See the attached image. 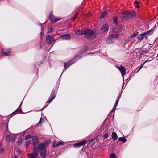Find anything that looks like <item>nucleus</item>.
<instances>
[{
  "instance_id": "nucleus-47",
  "label": "nucleus",
  "mask_w": 158,
  "mask_h": 158,
  "mask_svg": "<svg viewBox=\"0 0 158 158\" xmlns=\"http://www.w3.org/2000/svg\"><path fill=\"white\" fill-rule=\"evenodd\" d=\"M25 133H24L22 135H21L20 136V138H21V137H23Z\"/></svg>"
},
{
  "instance_id": "nucleus-55",
  "label": "nucleus",
  "mask_w": 158,
  "mask_h": 158,
  "mask_svg": "<svg viewBox=\"0 0 158 158\" xmlns=\"http://www.w3.org/2000/svg\"><path fill=\"white\" fill-rule=\"evenodd\" d=\"M42 48V47H41V46H40V48Z\"/></svg>"
},
{
  "instance_id": "nucleus-38",
  "label": "nucleus",
  "mask_w": 158,
  "mask_h": 158,
  "mask_svg": "<svg viewBox=\"0 0 158 158\" xmlns=\"http://www.w3.org/2000/svg\"><path fill=\"white\" fill-rule=\"evenodd\" d=\"M54 29L51 27H50V33L54 31Z\"/></svg>"
},
{
  "instance_id": "nucleus-22",
  "label": "nucleus",
  "mask_w": 158,
  "mask_h": 158,
  "mask_svg": "<svg viewBox=\"0 0 158 158\" xmlns=\"http://www.w3.org/2000/svg\"><path fill=\"white\" fill-rule=\"evenodd\" d=\"M153 31L152 30H148V31H147V32H146V33H147L148 35V36L149 35H150L152 34L153 33Z\"/></svg>"
},
{
  "instance_id": "nucleus-33",
  "label": "nucleus",
  "mask_w": 158,
  "mask_h": 158,
  "mask_svg": "<svg viewBox=\"0 0 158 158\" xmlns=\"http://www.w3.org/2000/svg\"><path fill=\"white\" fill-rule=\"evenodd\" d=\"M146 62V61L144 62L143 63H142L141 64L140 68L138 70V72L143 66L144 65V64Z\"/></svg>"
},
{
  "instance_id": "nucleus-45",
  "label": "nucleus",
  "mask_w": 158,
  "mask_h": 158,
  "mask_svg": "<svg viewBox=\"0 0 158 158\" xmlns=\"http://www.w3.org/2000/svg\"><path fill=\"white\" fill-rule=\"evenodd\" d=\"M78 14V13H75L74 14V17H75V18H76V16H77V15Z\"/></svg>"
},
{
  "instance_id": "nucleus-39",
  "label": "nucleus",
  "mask_w": 158,
  "mask_h": 158,
  "mask_svg": "<svg viewBox=\"0 0 158 158\" xmlns=\"http://www.w3.org/2000/svg\"><path fill=\"white\" fill-rule=\"evenodd\" d=\"M139 3V2L137 1H135L134 2V5H138Z\"/></svg>"
},
{
  "instance_id": "nucleus-24",
  "label": "nucleus",
  "mask_w": 158,
  "mask_h": 158,
  "mask_svg": "<svg viewBox=\"0 0 158 158\" xmlns=\"http://www.w3.org/2000/svg\"><path fill=\"white\" fill-rule=\"evenodd\" d=\"M148 52V51H147L146 50H141L140 51V55L142 56V55L144 53H147Z\"/></svg>"
},
{
  "instance_id": "nucleus-50",
  "label": "nucleus",
  "mask_w": 158,
  "mask_h": 158,
  "mask_svg": "<svg viewBox=\"0 0 158 158\" xmlns=\"http://www.w3.org/2000/svg\"><path fill=\"white\" fill-rule=\"evenodd\" d=\"M47 103H49V100L48 99L46 102Z\"/></svg>"
},
{
  "instance_id": "nucleus-5",
  "label": "nucleus",
  "mask_w": 158,
  "mask_h": 158,
  "mask_svg": "<svg viewBox=\"0 0 158 158\" xmlns=\"http://www.w3.org/2000/svg\"><path fill=\"white\" fill-rule=\"evenodd\" d=\"M61 19L59 17L55 16L53 15L52 13H50V21L51 23H53Z\"/></svg>"
},
{
  "instance_id": "nucleus-49",
  "label": "nucleus",
  "mask_w": 158,
  "mask_h": 158,
  "mask_svg": "<svg viewBox=\"0 0 158 158\" xmlns=\"http://www.w3.org/2000/svg\"><path fill=\"white\" fill-rule=\"evenodd\" d=\"M43 35V34L42 32H41V33H40V35H41V37H42V35Z\"/></svg>"
},
{
  "instance_id": "nucleus-46",
  "label": "nucleus",
  "mask_w": 158,
  "mask_h": 158,
  "mask_svg": "<svg viewBox=\"0 0 158 158\" xmlns=\"http://www.w3.org/2000/svg\"><path fill=\"white\" fill-rule=\"evenodd\" d=\"M78 14V13H75L74 14V17H75V18H76V16H77V15Z\"/></svg>"
},
{
  "instance_id": "nucleus-40",
  "label": "nucleus",
  "mask_w": 158,
  "mask_h": 158,
  "mask_svg": "<svg viewBox=\"0 0 158 158\" xmlns=\"http://www.w3.org/2000/svg\"><path fill=\"white\" fill-rule=\"evenodd\" d=\"M135 6V7L139 8L140 7V6L138 5H134Z\"/></svg>"
},
{
  "instance_id": "nucleus-17",
  "label": "nucleus",
  "mask_w": 158,
  "mask_h": 158,
  "mask_svg": "<svg viewBox=\"0 0 158 158\" xmlns=\"http://www.w3.org/2000/svg\"><path fill=\"white\" fill-rule=\"evenodd\" d=\"M75 33L78 35H83V30L81 31L80 30H77L75 31Z\"/></svg>"
},
{
  "instance_id": "nucleus-18",
  "label": "nucleus",
  "mask_w": 158,
  "mask_h": 158,
  "mask_svg": "<svg viewBox=\"0 0 158 158\" xmlns=\"http://www.w3.org/2000/svg\"><path fill=\"white\" fill-rule=\"evenodd\" d=\"M119 37V35L118 34H112L111 36L110 37L113 38L118 39Z\"/></svg>"
},
{
  "instance_id": "nucleus-43",
  "label": "nucleus",
  "mask_w": 158,
  "mask_h": 158,
  "mask_svg": "<svg viewBox=\"0 0 158 158\" xmlns=\"http://www.w3.org/2000/svg\"><path fill=\"white\" fill-rule=\"evenodd\" d=\"M57 143H55V142H53V144H52V146H53V147H54V146H53V145H56V144H57Z\"/></svg>"
},
{
  "instance_id": "nucleus-7",
  "label": "nucleus",
  "mask_w": 158,
  "mask_h": 158,
  "mask_svg": "<svg viewBox=\"0 0 158 158\" xmlns=\"http://www.w3.org/2000/svg\"><path fill=\"white\" fill-rule=\"evenodd\" d=\"M128 14H129V11L128 10H126L122 12L121 14V16L122 19L123 20H129Z\"/></svg>"
},
{
  "instance_id": "nucleus-12",
  "label": "nucleus",
  "mask_w": 158,
  "mask_h": 158,
  "mask_svg": "<svg viewBox=\"0 0 158 158\" xmlns=\"http://www.w3.org/2000/svg\"><path fill=\"white\" fill-rule=\"evenodd\" d=\"M32 141L34 143V147H36V145L38 143V139L36 136H34L32 138Z\"/></svg>"
},
{
  "instance_id": "nucleus-14",
  "label": "nucleus",
  "mask_w": 158,
  "mask_h": 158,
  "mask_svg": "<svg viewBox=\"0 0 158 158\" xmlns=\"http://www.w3.org/2000/svg\"><path fill=\"white\" fill-rule=\"evenodd\" d=\"M56 93L54 90L52 91L51 94V96L52 97L50 98V102L55 98Z\"/></svg>"
},
{
  "instance_id": "nucleus-26",
  "label": "nucleus",
  "mask_w": 158,
  "mask_h": 158,
  "mask_svg": "<svg viewBox=\"0 0 158 158\" xmlns=\"http://www.w3.org/2000/svg\"><path fill=\"white\" fill-rule=\"evenodd\" d=\"M46 41L48 43V44H49V35H48L46 36Z\"/></svg>"
},
{
  "instance_id": "nucleus-21",
  "label": "nucleus",
  "mask_w": 158,
  "mask_h": 158,
  "mask_svg": "<svg viewBox=\"0 0 158 158\" xmlns=\"http://www.w3.org/2000/svg\"><path fill=\"white\" fill-rule=\"evenodd\" d=\"M118 140L123 143H125L127 141L125 137H119L118 138Z\"/></svg>"
},
{
  "instance_id": "nucleus-3",
  "label": "nucleus",
  "mask_w": 158,
  "mask_h": 158,
  "mask_svg": "<svg viewBox=\"0 0 158 158\" xmlns=\"http://www.w3.org/2000/svg\"><path fill=\"white\" fill-rule=\"evenodd\" d=\"M94 34L93 31L89 29L83 30V35H84L85 37H91Z\"/></svg>"
},
{
  "instance_id": "nucleus-10",
  "label": "nucleus",
  "mask_w": 158,
  "mask_h": 158,
  "mask_svg": "<svg viewBox=\"0 0 158 158\" xmlns=\"http://www.w3.org/2000/svg\"><path fill=\"white\" fill-rule=\"evenodd\" d=\"M129 20L136 16L135 12L134 11H129Z\"/></svg>"
},
{
  "instance_id": "nucleus-15",
  "label": "nucleus",
  "mask_w": 158,
  "mask_h": 158,
  "mask_svg": "<svg viewBox=\"0 0 158 158\" xmlns=\"http://www.w3.org/2000/svg\"><path fill=\"white\" fill-rule=\"evenodd\" d=\"M121 95H119V96L118 97V98L117 100H116V102H115L114 106V109H113L111 111H112V112H114L115 108H116V107H117V106L118 105V102H119V99L120 98H121Z\"/></svg>"
},
{
  "instance_id": "nucleus-32",
  "label": "nucleus",
  "mask_w": 158,
  "mask_h": 158,
  "mask_svg": "<svg viewBox=\"0 0 158 158\" xmlns=\"http://www.w3.org/2000/svg\"><path fill=\"white\" fill-rule=\"evenodd\" d=\"M138 34V32L134 33L133 34V35H131V36L132 38L134 37H135Z\"/></svg>"
},
{
  "instance_id": "nucleus-51",
  "label": "nucleus",
  "mask_w": 158,
  "mask_h": 158,
  "mask_svg": "<svg viewBox=\"0 0 158 158\" xmlns=\"http://www.w3.org/2000/svg\"><path fill=\"white\" fill-rule=\"evenodd\" d=\"M12 158H16V156H13Z\"/></svg>"
},
{
  "instance_id": "nucleus-34",
  "label": "nucleus",
  "mask_w": 158,
  "mask_h": 158,
  "mask_svg": "<svg viewBox=\"0 0 158 158\" xmlns=\"http://www.w3.org/2000/svg\"><path fill=\"white\" fill-rule=\"evenodd\" d=\"M142 34V35L144 38L145 37L146 38L148 36L146 32L143 33Z\"/></svg>"
},
{
  "instance_id": "nucleus-52",
  "label": "nucleus",
  "mask_w": 158,
  "mask_h": 158,
  "mask_svg": "<svg viewBox=\"0 0 158 158\" xmlns=\"http://www.w3.org/2000/svg\"><path fill=\"white\" fill-rule=\"evenodd\" d=\"M75 18V17H74V18H73V20L74 21Z\"/></svg>"
},
{
  "instance_id": "nucleus-36",
  "label": "nucleus",
  "mask_w": 158,
  "mask_h": 158,
  "mask_svg": "<svg viewBox=\"0 0 158 158\" xmlns=\"http://www.w3.org/2000/svg\"><path fill=\"white\" fill-rule=\"evenodd\" d=\"M42 124V121L41 120V119H40L39 122L37 123V126H40Z\"/></svg>"
},
{
  "instance_id": "nucleus-44",
  "label": "nucleus",
  "mask_w": 158,
  "mask_h": 158,
  "mask_svg": "<svg viewBox=\"0 0 158 158\" xmlns=\"http://www.w3.org/2000/svg\"><path fill=\"white\" fill-rule=\"evenodd\" d=\"M48 106V105H46L42 109V110H39V111H42V110H43V109H44L47 106Z\"/></svg>"
},
{
  "instance_id": "nucleus-6",
  "label": "nucleus",
  "mask_w": 158,
  "mask_h": 158,
  "mask_svg": "<svg viewBox=\"0 0 158 158\" xmlns=\"http://www.w3.org/2000/svg\"><path fill=\"white\" fill-rule=\"evenodd\" d=\"M87 142L88 141H87L86 140H85L82 141H81L78 143L74 144V147L75 148H78L82 145H85L87 143Z\"/></svg>"
},
{
  "instance_id": "nucleus-19",
  "label": "nucleus",
  "mask_w": 158,
  "mask_h": 158,
  "mask_svg": "<svg viewBox=\"0 0 158 158\" xmlns=\"http://www.w3.org/2000/svg\"><path fill=\"white\" fill-rule=\"evenodd\" d=\"M64 145V143L63 142H60L56 144V145H54V147L55 148L56 147H58L60 145Z\"/></svg>"
},
{
  "instance_id": "nucleus-41",
  "label": "nucleus",
  "mask_w": 158,
  "mask_h": 158,
  "mask_svg": "<svg viewBox=\"0 0 158 158\" xmlns=\"http://www.w3.org/2000/svg\"><path fill=\"white\" fill-rule=\"evenodd\" d=\"M21 141L22 140L21 139H19L18 140V143H19V144H20L21 143H20V142H21Z\"/></svg>"
},
{
  "instance_id": "nucleus-25",
  "label": "nucleus",
  "mask_w": 158,
  "mask_h": 158,
  "mask_svg": "<svg viewBox=\"0 0 158 158\" xmlns=\"http://www.w3.org/2000/svg\"><path fill=\"white\" fill-rule=\"evenodd\" d=\"M143 38L144 37L142 34H140L138 37V39L140 41L142 40Z\"/></svg>"
},
{
  "instance_id": "nucleus-27",
  "label": "nucleus",
  "mask_w": 158,
  "mask_h": 158,
  "mask_svg": "<svg viewBox=\"0 0 158 158\" xmlns=\"http://www.w3.org/2000/svg\"><path fill=\"white\" fill-rule=\"evenodd\" d=\"M5 127H6V131H5V133H7L8 132V123H6V124H5V125H4Z\"/></svg>"
},
{
  "instance_id": "nucleus-37",
  "label": "nucleus",
  "mask_w": 158,
  "mask_h": 158,
  "mask_svg": "<svg viewBox=\"0 0 158 158\" xmlns=\"http://www.w3.org/2000/svg\"><path fill=\"white\" fill-rule=\"evenodd\" d=\"M119 28H118V30H119V31H121L123 29V27L122 26H119Z\"/></svg>"
},
{
  "instance_id": "nucleus-11",
  "label": "nucleus",
  "mask_w": 158,
  "mask_h": 158,
  "mask_svg": "<svg viewBox=\"0 0 158 158\" xmlns=\"http://www.w3.org/2000/svg\"><path fill=\"white\" fill-rule=\"evenodd\" d=\"M101 29L103 32H105L108 31V25L107 24H104L101 27Z\"/></svg>"
},
{
  "instance_id": "nucleus-16",
  "label": "nucleus",
  "mask_w": 158,
  "mask_h": 158,
  "mask_svg": "<svg viewBox=\"0 0 158 158\" xmlns=\"http://www.w3.org/2000/svg\"><path fill=\"white\" fill-rule=\"evenodd\" d=\"M112 139L114 140H115L118 139V135L117 134L114 132H113L112 135Z\"/></svg>"
},
{
  "instance_id": "nucleus-48",
  "label": "nucleus",
  "mask_w": 158,
  "mask_h": 158,
  "mask_svg": "<svg viewBox=\"0 0 158 158\" xmlns=\"http://www.w3.org/2000/svg\"><path fill=\"white\" fill-rule=\"evenodd\" d=\"M19 110L20 113H21L22 112V110L21 109L19 108Z\"/></svg>"
},
{
  "instance_id": "nucleus-1",
  "label": "nucleus",
  "mask_w": 158,
  "mask_h": 158,
  "mask_svg": "<svg viewBox=\"0 0 158 158\" xmlns=\"http://www.w3.org/2000/svg\"><path fill=\"white\" fill-rule=\"evenodd\" d=\"M34 153H31L28 154L31 158H35L38 154L39 152H40V154L41 157L44 158L45 157L46 154V150L45 145L44 143H41L39 144L38 147H33Z\"/></svg>"
},
{
  "instance_id": "nucleus-28",
  "label": "nucleus",
  "mask_w": 158,
  "mask_h": 158,
  "mask_svg": "<svg viewBox=\"0 0 158 158\" xmlns=\"http://www.w3.org/2000/svg\"><path fill=\"white\" fill-rule=\"evenodd\" d=\"M54 37L52 36H50V44L52 42L55 41V40H54Z\"/></svg>"
},
{
  "instance_id": "nucleus-53",
  "label": "nucleus",
  "mask_w": 158,
  "mask_h": 158,
  "mask_svg": "<svg viewBox=\"0 0 158 158\" xmlns=\"http://www.w3.org/2000/svg\"><path fill=\"white\" fill-rule=\"evenodd\" d=\"M41 29H42V28H43V26H42L41 25Z\"/></svg>"
},
{
  "instance_id": "nucleus-23",
  "label": "nucleus",
  "mask_w": 158,
  "mask_h": 158,
  "mask_svg": "<svg viewBox=\"0 0 158 158\" xmlns=\"http://www.w3.org/2000/svg\"><path fill=\"white\" fill-rule=\"evenodd\" d=\"M114 23L116 25H118V18L116 17H114L113 19Z\"/></svg>"
},
{
  "instance_id": "nucleus-30",
  "label": "nucleus",
  "mask_w": 158,
  "mask_h": 158,
  "mask_svg": "<svg viewBox=\"0 0 158 158\" xmlns=\"http://www.w3.org/2000/svg\"><path fill=\"white\" fill-rule=\"evenodd\" d=\"M116 156L114 153H112L110 155V158H115Z\"/></svg>"
},
{
  "instance_id": "nucleus-29",
  "label": "nucleus",
  "mask_w": 158,
  "mask_h": 158,
  "mask_svg": "<svg viewBox=\"0 0 158 158\" xmlns=\"http://www.w3.org/2000/svg\"><path fill=\"white\" fill-rule=\"evenodd\" d=\"M32 136L29 135H28L27 136H25V139L26 140L27 139H29L31 138Z\"/></svg>"
},
{
  "instance_id": "nucleus-13",
  "label": "nucleus",
  "mask_w": 158,
  "mask_h": 158,
  "mask_svg": "<svg viewBox=\"0 0 158 158\" xmlns=\"http://www.w3.org/2000/svg\"><path fill=\"white\" fill-rule=\"evenodd\" d=\"M10 50L9 49L5 50V51L4 50H2V51L0 52L3 53L5 56H8L10 54Z\"/></svg>"
},
{
  "instance_id": "nucleus-42",
  "label": "nucleus",
  "mask_w": 158,
  "mask_h": 158,
  "mask_svg": "<svg viewBox=\"0 0 158 158\" xmlns=\"http://www.w3.org/2000/svg\"><path fill=\"white\" fill-rule=\"evenodd\" d=\"M116 28V27L115 26V27H113V29H114V31H113V32H116V31H115V30H114V29H115V28Z\"/></svg>"
},
{
  "instance_id": "nucleus-35",
  "label": "nucleus",
  "mask_w": 158,
  "mask_h": 158,
  "mask_svg": "<svg viewBox=\"0 0 158 158\" xmlns=\"http://www.w3.org/2000/svg\"><path fill=\"white\" fill-rule=\"evenodd\" d=\"M31 142V140L27 141L26 142V145L27 146H28V145H29L30 144Z\"/></svg>"
},
{
  "instance_id": "nucleus-8",
  "label": "nucleus",
  "mask_w": 158,
  "mask_h": 158,
  "mask_svg": "<svg viewBox=\"0 0 158 158\" xmlns=\"http://www.w3.org/2000/svg\"><path fill=\"white\" fill-rule=\"evenodd\" d=\"M117 68L120 71L122 76H124L126 74L125 68L123 66L121 65L119 67H117Z\"/></svg>"
},
{
  "instance_id": "nucleus-9",
  "label": "nucleus",
  "mask_w": 158,
  "mask_h": 158,
  "mask_svg": "<svg viewBox=\"0 0 158 158\" xmlns=\"http://www.w3.org/2000/svg\"><path fill=\"white\" fill-rule=\"evenodd\" d=\"M61 38L64 40H68L70 39L71 35L69 34H65L62 35L61 36Z\"/></svg>"
},
{
  "instance_id": "nucleus-4",
  "label": "nucleus",
  "mask_w": 158,
  "mask_h": 158,
  "mask_svg": "<svg viewBox=\"0 0 158 158\" xmlns=\"http://www.w3.org/2000/svg\"><path fill=\"white\" fill-rule=\"evenodd\" d=\"M16 136L13 134L10 133L9 135H6V140L7 142H13L15 139Z\"/></svg>"
},
{
  "instance_id": "nucleus-2",
  "label": "nucleus",
  "mask_w": 158,
  "mask_h": 158,
  "mask_svg": "<svg viewBox=\"0 0 158 158\" xmlns=\"http://www.w3.org/2000/svg\"><path fill=\"white\" fill-rule=\"evenodd\" d=\"M79 57V59L81 58L79 55L77 54H75L73 58L70 60H69L67 63H64V68L66 69V68H69L71 65L75 63L77 60L76 59L77 57Z\"/></svg>"
},
{
  "instance_id": "nucleus-31",
  "label": "nucleus",
  "mask_w": 158,
  "mask_h": 158,
  "mask_svg": "<svg viewBox=\"0 0 158 158\" xmlns=\"http://www.w3.org/2000/svg\"><path fill=\"white\" fill-rule=\"evenodd\" d=\"M103 136L104 138L105 139L109 137L108 133H105Z\"/></svg>"
},
{
  "instance_id": "nucleus-54",
  "label": "nucleus",
  "mask_w": 158,
  "mask_h": 158,
  "mask_svg": "<svg viewBox=\"0 0 158 158\" xmlns=\"http://www.w3.org/2000/svg\"><path fill=\"white\" fill-rule=\"evenodd\" d=\"M3 149H1L0 150V151H1H1H3Z\"/></svg>"
},
{
  "instance_id": "nucleus-20",
  "label": "nucleus",
  "mask_w": 158,
  "mask_h": 158,
  "mask_svg": "<svg viewBox=\"0 0 158 158\" xmlns=\"http://www.w3.org/2000/svg\"><path fill=\"white\" fill-rule=\"evenodd\" d=\"M107 13H108V12L107 10H106L104 12H103V13H102V14H101V16H100V18H103L105 17L106 16V15L107 14Z\"/></svg>"
}]
</instances>
